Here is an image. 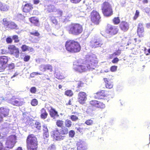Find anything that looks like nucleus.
Listing matches in <instances>:
<instances>
[{
	"mask_svg": "<svg viewBox=\"0 0 150 150\" xmlns=\"http://www.w3.org/2000/svg\"><path fill=\"white\" fill-rule=\"evenodd\" d=\"M91 20L96 24L98 23L100 17L98 12L96 11H93L91 13Z\"/></svg>",
	"mask_w": 150,
	"mask_h": 150,
	"instance_id": "obj_10",
	"label": "nucleus"
},
{
	"mask_svg": "<svg viewBox=\"0 0 150 150\" xmlns=\"http://www.w3.org/2000/svg\"><path fill=\"white\" fill-rule=\"evenodd\" d=\"M117 67L115 66H112L110 68V70L112 72H115L117 69Z\"/></svg>",
	"mask_w": 150,
	"mask_h": 150,
	"instance_id": "obj_50",
	"label": "nucleus"
},
{
	"mask_svg": "<svg viewBox=\"0 0 150 150\" xmlns=\"http://www.w3.org/2000/svg\"><path fill=\"white\" fill-rule=\"evenodd\" d=\"M54 139L57 140H60L63 139L64 136L61 135L60 131L58 130H54L51 133Z\"/></svg>",
	"mask_w": 150,
	"mask_h": 150,
	"instance_id": "obj_12",
	"label": "nucleus"
},
{
	"mask_svg": "<svg viewBox=\"0 0 150 150\" xmlns=\"http://www.w3.org/2000/svg\"><path fill=\"white\" fill-rule=\"evenodd\" d=\"M81 0H71V2L73 3L77 4L79 3Z\"/></svg>",
	"mask_w": 150,
	"mask_h": 150,
	"instance_id": "obj_63",
	"label": "nucleus"
},
{
	"mask_svg": "<svg viewBox=\"0 0 150 150\" xmlns=\"http://www.w3.org/2000/svg\"><path fill=\"white\" fill-rule=\"evenodd\" d=\"M13 39L14 40L15 42H19V40L18 39V37L17 35H14L13 36Z\"/></svg>",
	"mask_w": 150,
	"mask_h": 150,
	"instance_id": "obj_46",
	"label": "nucleus"
},
{
	"mask_svg": "<svg viewBox=\"0 0 150 150\" xmlns=\"http://www.w3.org/2000/svg\"><path fill=\"white\" fill-rule=\"evenodd\" d=\"M1 67H0V71H3L6 67V65H1Z\"/></svg>",
	"mask_w": 150,
	"mask_h": 150,
	"instance_id": "obj_55",
	"label": "nucleus"
},
{
	"mask_svg": "<svg viewBox=\"0 0 150 150\" xmlns=\"http://www.w3.org/2000/svg\"><path fill=\"white\" fill-rule=\"evenodd\" d=\"M137 34L140 37H142L144 36V30L142 24L141 23H139L138 25L137 29Z\"/></svg>",
	"mask_w": 150,
	"mask_h": 150,
	"instance_id": "obj_14",
	"label": "nucleus"
},
{
	"mask_svg": "<svg viewBox=\"0 0 150 150\" xmlns=\"http://www.w3.org/2000/svg\"><path fill=\"white\" fill-rule=\"evenodd\" d=\"M105 104L103 103L98 101L97 105L96 107L97 108H105Z\"/></svg>",
	"mask_w": 150,
	"mask_h": 150,
	"instance_id": "obj_35",
	"label": "nucleus"
},
{
	"mask_svg": "<svg viewBox=\"0 0 150 150\" xmlns=\"http://www.w3.org/2000/svg\"><path fill=\"white\" fill-rule=\"evenodd\" d=\"M16 137L14 135H11L7 138L6 142V147L8 148H12L16 143Z\"/></svg>",
	"mask_w": 150,
	"mask_h": 150,
	"instance_id": "obj_6",
	"label": "nucleus"
},
{
	"mask_svg": "<svg viewBox=\"0 0 150 150\" xmlns=\"http://www.w3.org/2000/svg\"><path fill=\"white\" fill-rule=\"evenodd\" d=\"M37 146H32L27 145V148L28 150H37Z\"/></svg>",
	"mask_w": 150,
	"mask_h": 150,
	"instance_id": "obj_43",
	"label": "nucleus"
},
{
	"mask_svg": "<svg viewBox=\"0 0 150 150\" xmlns=\"http://www.w3.org/2000/svg\"><path fill=\"white\" fill-rule=\"evenodd\" d=\"M50 114L51 116L54 118L58 117L59 115L57 112L54 109H51L50 111Z\"/></svg>",
	"mask_w": 150,
	"mask_h": 150,
	"instance_id": "obj_24",
	"label": "nucleus"
},
{
	"mask_svg": "<svg viewBox=\"0 0 150 150\" xmlns=\"http://www.w3.org/2000/svg\"><path fill=\"white\" fill-rule=\"evenodd\" d=\"M32 8L31 4L30 3H27L25 5L23 8V11L24 12H28Z\"/></svg>",
	"mask_w": 150,
	"mask_h": 150,
	"instance_id": "obj_17",
	"label": "nucleus"
},
{
	"mask_svg": "<svg viewBox=\"0 0 150 150\" xmlns=\"http://www.w3.org/2000/svg\"><path fill=\"white\" fill-rule=\"evenodd\" d=\"M51 20L52 22L55 25H56L57 23V21L55 17L54 16H51Z\"/></svg>",
	"mask_w": 150,
	"mask_h": 150,
	"instance_id": "obj_40",
	"label": "nucleus"
},
{
	"mask_svg": "<svg viewBox=\"0 0 150 150\" xmlns=\"http://www.w3.org/2000/svg\"><path fill=\"white\" fill-rule=\"evenodd\" d=\"M104 81L105 83V86L107 88H111L113 87V84L110 81L107 80L106 78H104Z\"/></svg>",
	"mask_w": 150,
	"mask_h": 150,
	"instance_id": "obj_20",
	"label": "nucleus"
},
{
	"mask_svg": "<svg viewBox=\"0 0 150 150\" xmlns=\"http://www.w3.org/2000/svg\"><path fill=\"white\" fill-rule=\"evenodd\" d=\"M71 119L74 121H76L78 119V117L74 115H72L71 116Z\"/></svg>",
	"mask_w": 150,
	"mask_h": 150,
	"instance_id": "obj_47",
	"label": "nucleus"
},
{
	"mask_svg": "<svg viewBox=\"0 0 150 150\" xmlns=\"http://www.w3.org/2000/svg\"><path fill=\"white\" fill-rule=\"evenodd\" d=\"M93 123V120L91 119H88L85 122V124L88 125H92Z\"/></svg>",
	"mask_w": 150,
	"mask_h": 150,
	"instance_id": "obj_41",
	"label": "nucleus"
},
{
	"mask_svg": "<svg viewBox=\"0 0 150 150\" xmlns=\"http://www.w3.org/2000/svg\"><path fill=\"white\" fill-rule=\"evenodd\" d=\"M6 41L8 43H11L12 42V40L11 38L8 37L6 38Z\"/></svg>",
	"mask_w": 150,
	"mask_h": 150,
	"instance_id": "obj_60",
	"label": "nucleus"
},
{
	"mask_svg": "<svg viewBox=\"0 0 150 150\" xmlns=\"http://www.w3.org/2000/svg\"><path fill=\"white\" fill-rule=\"evenodd\" d=\"M8 61L7 57L2 56L0 57V63L1 65H6Z\"/></svg>",
	"mask_w": 150,
	"mask_h": 150,
	"instance_id": "obj_18",
	"label": "nucleus"
},
{
	"mask_svg": "<svg viewBox=\"0 0 150 150\" xmlns=\"http://www.w3.org/2000/svg\"><path fill=\"white\" fill-rule=\"evenodd\" d=\"M65 47L67 50L71 52H78L81 49L79 43L74 40L67 41L65 43Z\"/></svg>",
	"mask_w": 150,
	"mask_h": 150,
	"instance_id": "obj_2",
	"label": "nucleus"
},
{
	"mask_svg": "<svg viewBox=\"0 0 150 150\" xmlns=\"http://www.w3.org/2000/svg\"><path fill=\"white\" fill-rule=\"evenodd\" d=\"M36 91V88L35 87H32L30 89V91L32 93H35Z\"/></svg>",
	"mask_w": 150,
	"mask_h": 150,
	"instance_id": "obj_54",
	"label": "nucleus"
},
{
	"mask_svg": "<svg viewBox=\"0 0 150 150\" xmlns=\"http://www.w3.org/2000/svg\"><path fill=\"white\" fill-rule=\"evenodd\" d=\"M139 11L137 10H136L135 14V16L134 17V20L136 19L139 16Z\"/></svg>",
	"mask_w": 150,
	"mask_h": 150,
	"instance_id": "obj_51",
	"label": "nucleus"
},
{
	"mask_svg": "<svg viewBox=\"0 0 150 150\" xmlns=\"http://www.w3.org/2000/svg\"><path fill=\"white\" fill-rule=\"evenodd\" d=\"M9 6L7 4H2L0 10L1 11H7L9 10Z\"/></svg>",
	"mask_w": 150,
	"mask_h": 150,
	"instance_id": "obj_23",
	"label": "nucleus"
},
{
	"mask_svg": "<svg viewBox=\"0 0 150 150\" xmlns=\"http://www.w3.org/2000/svg\"><path fill=\"white\" fill-rule=\"evenodd\" d=\"M83 30V27L81 25L79 24L74 23L69 25L68 31L70 34L77 35L81 33Z\"/></svg>",
	"mask_w": 150,
	"mask_h": 150,
	"instance_id": "obj_4",
	"label": "nucleus"
},
{
	"mask_svg": "<svg viewBox=\"0 0 150 150\" xmlns=\"http://www.w3.org/2000/svg\"><path fill=\"white\" fill-rule=\"evenodd\" d=\"M19 52L18 48H16L14 50H13L11 54H13L16 57H18L19 56Z\"/></svg>",
	"mask_w": 150,
	"mask_h": 150,
	"instance_id": "obj_29",
	"label": "nucleus"
},
{
	"mask_svg": "<svg viewBox=\"0 0 150 150\" xmlns=\"http://www.w3.org/2000/svg\"><path fill=\"white\" fill-rule=\"evenodd\" d=\"M9 69H13L14 67V64L13 63H12L9 64L8 66Z\"/></svg>",
	"mask_w": 150,
	"mask_h": 150,
	"instance_id": "obj_56",
	"label": "nucleus"
},
{
	"mask_svg": "<svg viewBox=\"0 0 150 150\" xmlns=\"http://www.w3.org/2000/svg\"><path fill=\"white\" fill-rule=\"evenodd\" d=\"M68 129L65 127H63L61 129L60 132L61 135H62L67 134L68 133Z\"/></svg>",
	"mask_w": 150,
	"mask_h": 150,
	"instance_id": "obj_30",
	"label": "nucleus"
},
{
	"mask_svg": "<svg viewBox=\"0 0 150 150\" xmlns=\"http://www.w3.org/2000/svg\"><path fill=\"white\" fill-rule=\"evenodd\" d=\"M113 22L115 24H117L120 22V20L118 17L115 18L113 19Z\"/></svg>",
	"mask_w": 150,
	"mask_h": 150,
	"instance_id": "obj_45",
	"label": "nucleus"
},
{
	"mask_svg": "<svg viewBox=\"0 0 150 150\" xmlns=\"http://www.w3.org/2000/svg\"><path fill=\"white\" fill-rule=\"evenodd\" d=\"M86 57V59L84 63L82 62L81 59L74 63L73 69L75 71L81 73L87 69L92 71L95 69L97 63L96 56L94 54H88Z\"/></svg>",
	"mask_w": 150,
	"mask_h": 150,
	"instance_id": "obj_1",
	"label": "nucleus"
},
{
	"mask_svg": "<svg viewBox=\"0 0 150 150\" xmlns=\"http://www.w3.org/2000/svg\"><path fill=\"white\" fill-rule=\"evenodd\" d=\"M27 145L32 146H37V141L36 138L33 134L29 135L27 139Z\"/></svg>",
	"mask_w": 150,
	"mask_h": 150,
	"instance_id": "obj_7",
	"label": "nucleus"
},
{
	"mask_svg": "<svg viewBox=\"0 0 150 150\" xmlns=\"http://www.w3.org/2000/svg\"><path fill=\"white\" fill-rule=\"evenodd\" d=\"M105 96L104 91H101L96 93L94 96L95 98L98 99H104Z\"/></svg>",
	"mask_w": 150,
	"mask_h": 150,
	"instance_id": "obj_15",
	"label": "nucleus"
},
{
	"mask_svg": "<svg viewBox=\"0 0 150 150\" xmlns=\"http://www.w3.org/2000/svg\"><path fill=\"white\" fill-rule=\"evenodd\" d=\"M77 150H86V147L84 144L78 143L77 147Z\"/></svg>",
	"mask_w": 150,
	"mask_h": 150,
	"instance_id": "obj_22",
	"label": "nucleus"
},
{
	"mask_svg": "<svg viewBox=\"0 0 150 150\" xmlns=\"http://www.w3.org/2000/svg\"><path fill=\"white\" fill-rule=\"evenodd\" d=\"M30 22L35 25H37L38 23V20L35 17H33L30 18Z\"/></svg>",
	"mask_w": 150,
	"mask_h": 150,
	"instance_id": "obj_26",
	"label": "nucleus"
},
{
	"mask_svg": "<svg viewBox=\"0 0 150 150\" xmlns=\"http://www.w3.org/2000/svg\"><path fill=\"white\" fill-rule=\"evenodd\" d=\"M30 58V56L28 55L25 56L24 58V60L25 62H27L29 60Z\"/></svg>",
	"mask_w": 150,
	"mask_h": 150,
	"instance_id": "obj_59",
	"label": "nucleus"
},
{
	"mask_svg": "<svg viewBox=\"0 0 150 150\" xmlns=\"http://www.w3.org/2000/svg\"><path fill=\"white\" fill-rule=\"evenodd\" d=\"M48 150H55L56 148L54 144H52L48 146Z\"/></svg>",
	"mask_w": 150,
	"mask_h": 150,
	"instance_id": "obj_48",
	"label": "nucleus"
},
{
	"mask_svg": "<svg viewBox=\"0 0 150 150\" xmlns=\"http://www.w3.org/2000/svg\"><path fill=\"white\" fill-rule=\"evenodd\" d=\"M65 94L67 96H71L73 94V92L71 90H67L65 91Z\"/></svg>",
	"mask_w": 150,
	"mask_h": 150,
	"instance_id": "obj_36",
	"label": "nucleus"
},
{
	"mask_svg": "<svg viewBox=\"0 0 150 150\" xmlns=\"http://www.w3.org/2000/svg\"><path fill=\"white\" fill-rule=\"evenodd\" d=\"M65 126L68 127H70L72 125V122L70 120H66L65 122Z\"/></svg>",
	"mask_w": 150,
	"mask_h": 150,
	"instance_id": "obj_34",
	"label": "nucleus"
},
{
	"mask_svg": "<svg viewBox=\"0 0 150 150\" xmlns=\"http://www.w3.org/2000/svg\"><path fill=\"white\" fill-rule=\"evenodd\" d=\"M103 44L102 40L99 39L92 38L90 42V46L94 48L100 47Z\"/></svg>",
	"mask_w": 150,
	"mask_h": 150,
	"instance_id": "obj_8",
	"label": "nucleus"
},
{
	"mask_svg": "<svg viewBox=\"0 0 150 150\" xmlns=\"http://www.w3.org/2000/svg\"><path fill=\"white\" fill-rule=\"evenodd\" d=\"M75 83L77 85V87L79 88L82 87L83 84V83L82 82L79 81H75Z\"/></svg>",
	"mask_w": 150,
	"mask_h": 150,
	"instance_id": "obj_32",
	"label": "nucleus"
},
{
	"mask_svg": "<svg viewBox=\"0 0 150 150\" xmlns=\"http://www.w3.org/2000/svg\"><path fill=\"white\" fill-rule=\"evenodd\" d=\"M16 48V47L13 45L9 46L8 47V49L10 53L12 52Z\"/></svg>",
	"mask_w": 150,
	"mask_h": 150,
	"instance_id": "obj_37",
	"label": "nucleus"
},
{
	"mask_svg": "<svg viewBox=\"0 0 150 150\" xmlns=\"http://www.w3.org/2000/svg\"><path fill=\"white\" fill-rule=\"evenodd\" d=\"M8 28L11 29H18V26L14 23L12 22H11L10 24L9 25Z\"/></svg>",
	"mask_w": 150,
	"mask_h": 150,
	"instance_id": "obj_28",
	"label": "nucleus"
},
{
	"mask_svg": "<svg viewBox=\"0 0 150 150\" xmlns=\"http://www.w3.org/2000/svg\"><path fill=\"white\" fill-rule=\"evenodd\" d=\"M31 103L32 105L35 106L38 105V101L36 99H34L32 100Z\"/></svg>",
	"mask_w": 150,
	"mask_h": 150,
	"instance_id": "obj_42",
	"label": "nucleus"
},
{
	"mask_svg": "<svg viewBox=\"0 0 150 150\" xmlns=\"http://www.w3.org/2000/svg\"><path fill=\"white\" fill-rule=\"evenodd\" d=\"M6 100L8 103L12 105L17 106H21L24 103L23 99L22 98H15L14 96H7L5 99H4L1 95H0V104L3 100Z\"/></svg>",
	"mask_w": 150,
	"mask_h": 150,
	"instance_id": "obj_3",
	"label": "nucleus"
},
{
	"mask_svg": "<svg viewBox=\"0 0 150 150\" xmlns=\"http://www.w3.org/2000/svg\"><path fill=\"white\" fill-rule=\"evenodd\" d=\"M46 8L49 12H56V8L53 5H48Z\"/></svg>",
	"mask_w": 150,
	"mask_h": 150,
	"instance_id": "obj_19",
	"label": "nucleus"
},
{
	"mask_svg": "<svg viewBox=\"0 0 150 150\" xmlns=\"http://www.w3.org/2000/svg\"><path fill=\"white\" fill-rule=\"evenodd\" d=\"M69 136L71 137H73L75 134V132L73 130H71L69 132Z\"/></svg>",
	"mask_w": 150,
	"mask_h": 150,
	"instance_id": "obj_49",
	"label": "nucleus"
},
{
	"mask_svg": "<svg viewBox=\"0 0 150 150\" xmlns=\"http://www.w3.org/2000/svg\"><path fill=\"white\" fill-rule=\"evenodd\" d=\"M43 130L45 132H48V129L47 127V126L45 125H44L43 126Z\"/></svg>",
	"mask_w": 150,
	"mask_h": 150,
	"instance_id": "obj_62",
	"label": "nucleus"
},
{
	"mask_svg": "<svg viewBox=\"0 0 150 150\" xmlns=\"http://www.w3.org/2000/svg\"><path fill=\"white\" fill-rule=\"evenodd\" d=\"M119 59L117 57H115L112 60V62L113 63H116L119 61Z\"/></svg>",
	"mask_w": 150,
	"mask_h": 150,
	"instance_id": "obj_58",
	"label": "nucleus"
},
{
	"mask_svg": "<svg viewBox=\"0 0 150 150\" xmlns=\"http://www.w3.org/2000/svg\"><path fill=\"white\" fill-rule=\"evenodd\" d=\"M52 67L50 65H45V71L47 70H51L52 69Z\"/></svg>",
	"mask_w": 150,
	"mask_h": 150,
	"instance_id": "obj_53",
	"label": "nucleus"
},
{
	"mask_svg": "<svg viewBox=\"0 0 150 150\" xmlns=\"http://www.w3.org/2000/svg\"><path fill=\"white\" fill-rule=\"evenodd\" d=\"M121 29L124 31L127 30L129 28L128 23L125 22H123L121 23L120 25Z\"/></svg>",
	"mask_w": 150,
	"mask_h": 150,
	"instance_id": "obj_16",
	"label": "nucleus"
},
{
	"mask_svg": "<svg viewBox=\"0 0 150 150\" xmlns=\"http://www.w3.org/2000/svg\"><path fill=\"white\" fill-rule=\"evenodd\" d=\"M121 53V50H118L117 51L114 52L112 54L110 55V58H112L119 55Z\"/></svg>",
	"mask_w": 150,
	"mask_h": 150,
	"instance_id": "obj_31",
	"label": "nucleus"
},
{
	"mask_svg": "<svg viewBox=\"0 0 150 150\" xmlns=\"http://www.w3.org/2000/svg\"><path fill=\"white\" fill-rule=\"evenodd\" d=\"M21 49L23 51H25L27 50L32 51L33 50V49L30 47L25 45H23L21 47Z\"/></svg>",
	"mask_w": 150,
	"mask_h": 150,
	"instance_id": "obj_27",
	"label": "nucleus"
},
{
	"mask_svg": "<svg viewBox=\"0 0 150 150\" xmlns=\"http://www.w3.org/2000/svg\"><path fill=\"white\" fill-rule=\"evenodd\" d=\"M54 75L56 78L58 79H62L65 78V76L63 74L59 72H56Z\"/></svg>",
	"mask_w": 150,
	"mask_h": 150,
	"instance_id": "obj_21",
	"label": "nucleus"
},
{
	"mask_svg": "<svg viewBox=\"0 0 150 150\" xmlns=\"http://www.w3.org/2000/svg\"><path fill=\"white\" fill-rule=\"evenodd\" d=\"M86 96L87 95L85 92H80L78 95V101L81 104H83L86 100Z\"/></svg>",
	"mask_w": 150,
	"mask_h": 150,
	"instance_id": "obj_11",
	"label": "nucleus"
},
{
	"mask_svg": "<svg viewBox=\"0 0 150 150\" xmlns=\"http://www.w3.org/2000/svg\"><path fill=\"white\" fill-rule=\"evenodd\" d=\"M9 111V109L6 107H2L0 108V115L3 118L8 116Z\"/></svg>",
	"mask_w": 150,
	"mask_h": 150,
	"instance_id": "obj_13",
	"label": "nucleus"
},
{
	"mask_svg": "<svg viewBox=\"0 0 150 150\" xmlns=\"http://www.w3.org/2000/svg\"><path fill=\"white\" fill-rule=\"evenodd\" d=\"M63 124V121L60 120H58L56 122L57 125L59 127H61L62 126Z\"/></svg>",
	"mask_w": 150,
	"mask_h": 150,
	"instance_id": "obj_44",
	"label": "nucleus"
},
{
	"mask_svg": "<svg viewBox=\"0 0 150 150\" xmlns=\"http://www.w3.org/2000/svg\"><path fill=\"white\" fill-rule=\"evenodd\" d=\"M35 127L38 129H40L41 128V125L40 122H36L35 123Z\"/></svg>",
	"mask_w": 150,
	"mask_h": 150,
	"instance_id": "obj_39",
	"label": "nucleus"
},
{
	"mask_svg": "<svg viewBox=\"0 0 150 150\" xmlns=\"http://www.w3.org/2000/svg\"><path fill=\"white\" fill-rule=\"evenodd\" d=\"M3 24L4 26L8 28L9 25L10 24L11 22L8 21L6 18H4L3 19Z\"/></svg>",
	"mask_w": 150,
	"mask_h": 150,
	"instance_id": "obj_33",
	"label": "nucleus"
},
{
	"mask_svg": "<svg viewBox=\"0 0 150 150\" xmlns=\"http://www.w3.org/2000/svg\"><path fill=\"white\" fill-rule=\"evenodd\" d=\"M102 9L103 13L105 16H110L112 14L111 6L107 2H105L103 3L102 6Z\"/></svg>",
	"mask_w": 150,
	"mask_h": 150,
	"instance_id": "obj_5",
	"label": "nucleus"
},
{
	"mask_svg": "<svg viewBox=\"0 0 150 150\" xmlns=\"http://www.w3.org/2000/svg\"><path fill=\"white\" fill-rule=\"evenodd\" d=\"M9 124L7 123H5L4 124V127H3V129L7 128L8 127H9Z\"/></svg>",
	"mask_w": 150,
	"mask_h": 150,
	"instance_id": "obj_64",
	"label": "nucleus"
},
{
	"mask_svg": "<svg viewBox=\"0 0 150 150\" xmlns=\"http://www.w3.org/2000/svg\"><path fill=\"white\" fill-rule=\"evenodd\" d=\"M118 29L116 27L108 25L106 30V33L110 35H113L117 33Z\"/></svg>",
	"mask_w": 150,
	"mask_h": 150,
	"instance_id": "obj_9",
	"label": "nucleus"
},
{
	"mask_svg": "<svg viewBox=\"0 0 150 150\" xmlns=\"http://www.w3.org/2000/svg\"><path fill=\"white\" fill-rule=\"evenodd\" d=\"M41 117L43 119H45L47 115V113L46 112V110L44 108H42L41 110Z\"/></svg>",
	"mask_w": 150,
	"mask_h": 150,
	"instance_id": "obj_25",
	"label": "nucleus"
},
{
	"mask_svg": "<svg viewBox=\"0 0 150 150\" xmlns=\"http://www.w3.org/2000/svg\"><path fill=\"white\" fill-rule=\"evenodd\" d=\"M30 34L36 36H38L39 35V34L37 32H31Z\"/></svg>",
	"mask_w": 150,
	"mask_h": 150,
	"instance_id": "obj_61",
	"label": "nucleus"
},
{
	"mask_svg": "<svg viewBox=\"0 0 150 150\" xmlns=\"http://www.w3.org/2000/svg\"><path fill=\"white\" fill-rule=\"evenodd\" d=\"M45 65H42L40 66V70L42 71H45Z\"/></svg>",
	"mask_w": 150,
	"mask_h": 150,
	"instance_id": "obj_52",
	"label": "nucleus"
},
{
	"mask_svg": "<svg viewBox=\"0 0 150 150\" xmlns=\"http://www.w3.org/2000/svg\"><path fill=\"white\" fill-rule=\"evenodd\" d=\"M56 12H57L58 14L60 16H61L62 15V11L60 9H56Z\"/></svg>",
	"mask_w": 150,
	"mask_h": 150,
	"instance_id": "obj_57",
	"label": "nucleus"
},
{
	"mask_svg": "<svg viewBox=\"0 0 150 150\" xmlns=\"http://www.w3.org/2000/svg\"><path fill=\"white\" fill-rule=\"evenodd\" d=\"M98 101L96 100H92L90 102V104L92 106L96 107L97 105Z\"/></svg>",
	"mask_w": 150,
	"mask_h": 150,
	"instance_id": "obj_38",
	"label": "nucleus"
}]
</instances>
